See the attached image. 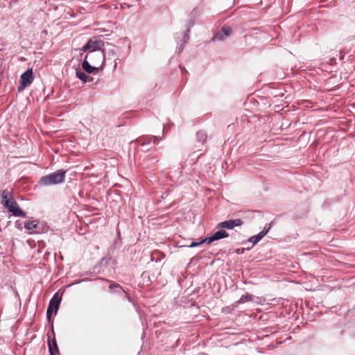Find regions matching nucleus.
<instances>
[{"instance_id":"nucleus-1","label":"nucleus","mask_w":355,"mask_h":355,"mask_svg":"<svg viewBox=\"0 0 355 355\" xmlns=\"http://www.w3.org/2000/svg\"><path fill=\"white\" fill-rule=\"evenodd\" d=\"M104 46V42L101 39L94 37L88 40L85 45L81 48V51H87L86 59H89L92 62H95L92 60L93 57H96L99 61L103 60L102 64H104L105 60V53L102 48Z\"/></svg>"},{"instance_id":"nucleus-2","label":"nucleus","mask_w":355,"mask_h":355,"mask_svg":"<svg viewBox=\"0 0 355 355\" xmlns=\"http://www.w3.org/2000/svg\"><path fill=\"white\" fill-rule=\"evenodd\" d=\"M67 171L60 169L49 175L42 176L40 183L42 185H55L64 182Z\"/></svg>"},{"instance_id":"nucleus-3","label":"nucleus","mask_w":355,"mask_h":355,"mask_svg":"<svg viewBox=\"0 0 355 355\" xmlns=\"http://www.w3.org/2000/svg\"><path fill=\"white\" fill-rule=\"evenodd\" d=\"M3 207L14 216L26 217V213L19 207L13 197L9 201H6Z\"/></svg>"},{"instance_id":"nucleus-4","label":"nucleus","mask_w":355,"mask_h":355,"mask_svg":"<svg viewBox=\"0 0 355 355\" xmlns=\"http://www.w3.org/2000/svg\"><path fill=\"white\" fill-rule=\"evenodd\" d=\"M34 80V75L31 68L28 69L20 76V83L18 87V92H21L26 87L30 86Z\"/></svg>"},{"instance_id":"nucleus-5","label":"nucleus","mask_w":355,"mask_h":355,"mask_svg":"<svg viewBox=\"0 0 355 355\" xmlns=\"http://www.w3.org/2000/svg\"><path fill=\"white\" fill-rule=\"evenodd\" d=\"M162 139V138L159 137H155V136H152V135H144V136H141V137H139L137 139V142L141 147L150 146H155V145L157 144Z\"/></svg>"},{"instance_id":"nucleus-6","label":"nucleus","mask_w":355,"mask_h":355,"mask_svg":"<svg viewBox=\"0 0 355 355\" xmlns=\"http://www.w3.org/2000/svg\"><path fill=\"white\" fill-rule=\"evenodd\" d=\"M243 224V220L240 218L231 219L223 221L218 224V227L227 229L233 230L236 226H240Z\"/></svg>"},{"instance_id":"nucleus-7","label":"nucleus","mask_w":355,"mask_h":355,"mask_svg":"<svg viewBox=\"0 0 355 355\" xmlns=\"http://www.w3.org/2000/svg\"><path fill=\"white\" fill-rule=\"evenodd\" d=\"M232 32L230 26L224 25L221 28V32L216 33L212 38V41H222L225 37L230 36Z\"/></svg>"},{"instance_id":"nucleus-8","label":"nucleus","mask_w":355,"mask_h":355,"mask_svg":"<svg viewBox=\"0 0 355 355\" xmlns=\"http://www.w3.org/2000/svg\"><path fill=\"white\" fill-rule=\"evenodd\" d=\"M159 159L157 156L146 155L142 160L141 164L144 168H150L155 166Z\"/></svg>"},{"instance_id":"nucleus-9","label":"nucleus","mask_w":355,"mask_h":355,"mask_svg":"<svg viewBox=\"0 0 355 355\" xmlns=\"http://www.w3.org/2000/svg\"><path fill=\"white\" fill-rule=\"evenodd\" d=\"M61 302V297L58 295V293L54 294L53 297L51 299L49 304L51 306H53L54 314H56L59 309V306Z\"/></svg>"},{"instance_id":"nucleus-10","label":"nucleus","mask_w":355,"mask_h":355,"mask_svg":"<svg viewBox=\"0 0 355 355\" xmlns=\"http://www.w3.org/2000/svg\"><path fill=\"white\" fill-rule=\"evenodd\" d=\"M82 67L84 69V71L87 73H92L94 71H98V67L92 66L89 63V62L86 59V57L85 58V60L82 62Z\"/></svg>"},{"instance_id":"nucleus-11","label":"nucleus","mask_w":355,"mask_h":355,"mask_svg":"<svg viewBox=\"0 0 355 355\" xmlns=\"http://www.w3.org/2000/svg\"><path fill=\"white\" fill-rule=\"evenodd\" d=\"M252 300H253V295L251 294H249V293H246L245 295H243L240 297L239 300L234 302L232 306L233 308H236V307H238L239 304H243L246 302H251Z\"/></svg>"},{"instance_id":"nucleus-12","label":"nucleus","mask_w":355,"mask_h":355,"mask_svg":"<svg viewBox=\"0 0 355 355\" xmlns=\"http://www.w3.org/2000/svg\"><path fill=\"white\" fill-rule=\"evenodd\" d=\"M38 224H39V223L37 220H31V221L28 220V221L25 222L24 227L29 231L36 229V230L35 231V233L39 234V233H41V231L39 229H37Z\"/></svg>"},{"instance_id":"nucleus-13","label":"nucleus","mask_w":355,"mask_h":355,"mask_svg":"<svg viewBox=\"0 0 355 355\" xmlns=\"http://www.w3.org/2000/svg\"><path fill=\"white\" fill-rule=\"evenodd\" d=\"M104 53H105V58L107 57L110 60L114 59L115 66H116V60L118 59V58H116V59L114 58V57L117 54L116 47L113 45H110V48L107 49L105 51H104Z\"/></svg>"},{"instance_id":"nucleus-14","label":"nucleus","mask_w":355,"mask_h":355,"mask_svg":"<svg viewBox=\"0 0 355 355\" xmlns=\"http://www.w3.org/2000/svg\"><path fill=\"white\" fill-rule=\"evenodd\" d=\"M1 202L3 205L6 201H9L13 197L12 193L8 189L3 190L0 192Z\"/></svg>"},{"instance_id":"nucleus-15","label":"nucleus","mask_w":355,"mask_h":355,"mask_svg":"<svg viewBox=\"0 0 355 355\" xmlns=\"http://www.w3.org/2000/svg\"><path fill=\"white\" fill-rule=\"evenodd\" d=\"M76 76L82 80L83 83H88L92 81V78H89L84 71H83L80 69H76Z\"/></svg>"},{"instance_id":"nucleus-16","label":"nucleus","mask_w":355,"mask_h":355,"mask_svg":"<svg viewBox=\"0 0 355 355\" xmlns=\"http://www.w3.org/2000/svg\"><path fill=\"white\" fill-rule=\"evenodd\" d=\"M212 239L215 241H218L222 239L227 238L229 236V234L224 230H220L212 234Z\"/></svg>"},{"instance_id":"nucleus-17","label":"nucleus","mask_w":355,"mask_h":355,"mask_svg":"<svg viewBox=\"0 0 355 355\" xmlns=\"http://www.w3.org/2000/svg\"><path fill=\"white\" fill-rule=\"evenodd\" d=\"M109 290L112 292L118 293L119 295L121 294L122 293L126 294L125 291L122 288V286L114 282L110 284V285L109 286Z\"/></svg>"},{"instance_id":"nucleus-18","label":"nucleus","mask_w":355,"mask_h":355,"mask_svg":"<svg viewBox=\"0 0 355 355\" xmlns=\"http://www.w3.org/2000/svg\"><path fill=\"white\" fill-rule=\"evenodd\" d=\"M53 345L49 342V349L50 355H56L58 353L59 349L55 338L52 340Z\"/></svg>"},{"instance_id":"nucleus-19","label":"nucleus","mask_w":355,"mask_h":355,"mask_svg":"<svg viewBox=\"0 0 355 355\" xmlns=\"http://www.w3.org/2000/svg\"><path fill=\"white\" fill-rule=\"evenodd\" d=\"M196 140L203 144L207 140V134L204 131H198L196 132Z\"/></svg>"},{"instance_id":"nucleus-20","label":"nucleus","mask_w":355,"mask_h":355,"mask_svg":"<svg viewBox=\"0 0 355 355\" xmlns=\"http://www.w3.org/2000/svg\"><path fill=\"white\" fill-rule=\"evenodd\" d=\"M264 236L260 232L257 235L252 236L249 238L248 241L252 243L253 245L258 243Z\"/></svg>"},{"instance_id":"nucleus-21","label":"nucleus","mask_w":355,"mask_h":355,"mask_svg":"<svg viewBox=\"0 0 355 355\" xmlns=\"http://www.w3.org/2000/svg\"><path fill=\"white\" fill-rule=\"evenodd\" d=\"M53 313H54L53 306H51L50 304H49L47 311H46V317H47L48 321L49 322H51L52 331H53V324H52L53 322L51 321V315H52Z\"/></svg>"},{"instance_id":"nucleus-22","label":"nucleus","mask_w":355,"mask_h":355,"mask_svg":"<svg viewBox=\"0 0 355 355\" xmlns=\"http://www.w3.org/2000/svg\"><path fill=\"white\" fill-rule=\"evenodd\" d=\"M193 26V23L190 21L188 24V28H187V30L184 33V42H187L189 39V29L191 27H192Z\"/></svg>"},{"instance_id":"nucleus-23","label":"nucleus","mask_w":355,"mask_h":355,"mask_svg":"<svg viewBox=\"0 0 355 355\" xmlns=\"http://www.w3.org/2000/svg\"><path fill=\"white\" fill-rule=\"evenodd\" d=\"M272 222H271V223H268V224H266V225L264 226V227H263V230L260 232V233H261V234H262V235H263V236H265L268 234V232H269V230H270V228L272 227Z\"/></svg>"},{"instance_id":"nucleus-24","label":"nucleus","mask_w":355,"mask_h":355,"mask_svg":"<svg viewBox=\"0 0 355 355\" xmlns=\"http://www.w3.org/2000/svg\"><path fill=\"white\" fill-rule=\"evenodd\" d=\"M212 238H213V236L211 235L210 236L205 237V239H202L201 241L202 242V244L203 243L211 244L212 242L214 241V240L212 239Z\"/></svg>"},{"instance_id":"nucleus-25","label":"nucleus","mask_w":355,"mask_h":355,"mask_svg":"<svg viewBox=\"0 0 355 355\" xmlns=\"http://www.w3.org/2000/svg\"><path fill=\"white\" fill-rule=\"evenodd\" d=\"M202 245V242L200 241L199 242H191V244H189V245H187V247L189 248H195V247H198V246H200Z\"/></svg>"},{"instance_id":"nucleus-26","label":"nucleus","mask_w":355,"mask_h":355,"mask_svg":"<svg viewBox=\"0 0 355 355\" xmlns=\"http://www.w3.org/2000/svg\"><path fill=\"white\" fill-rule=\"evenodd\" d=\"M111 260V257L110 256L104 257L101 261V265H106L109 263V261Z\"/></svg>"},{"instance_id":"nucleus-27","label":"nucleus","mask_w":355,"mask_h":355,"mask_svg":"<svg viewBox=\"0 0 355 355\" xmlns=\"http://www.w3.org/2000/svg\"><path fill=\"white\" fill-rule=\"evenodd\" d=\"M15 227H16V228H17L18 230H21L23 229V227H22V223H21L20 220H16V221H15Z\"/></svg>"},{"instance_id":"nucleus-28","label":"nucleus","mask_w":355,"mask_h":355,"mask_svg":"<svg viewBox=\"0 0 355 355\" xmlns=\"http://www.w3.org/2000/svg\"><path fill=\"white\" fill-rule=\"evenodd\" d=\"M141 150L142 151H144V152H148L150 150H151L152 148L154 149V150H156V148L155 146H145V147H141Z\"/></svg>"},{"instance_id":"nucleus-29","label":"nucleus","mask_w":355,"mask_h":355,"mask_svg":"<svg viewBox=\"0 0 355 355\" xmlns=\"http://www.w3.org/2000/svg\"><path fill=\"white\" fill-rule=\"evenodd\" d=\"M92 60L95 62H92L94 64H98L99 63H102L103 62V60L99 61V60L96 57H93L92 58ZM103 65V64H101V67H102Z\"/></svg>"},{"instance_id":"nucleus-30","label":"nucleus","mask_w":355,"mask_h":355,"mask_svg":"<svg viewBox=\"0 0 355 355\" xmlns=\"http://www.w3.org/2000/svg\"><path fill=\"white\" fill-rule=\"evenodd\" d=\"M197 260H198V259H196V258H195V257H193V258L191 259V261H190V263H193V262H194L195 261H197Z\"/></svg>"},{"instance_id":"nucleus-31","label":"nucleus","mask_w":355,"mask_h":355,"mask_svg":"<svg viewBox=\"0 0 355 355\" xmlns=\"http://www.w3.org/2000/svg\"><path fill=\"white\" fill-rule=\"evenodd\" d=\"M126 296H127L128 300L131 302H132L131 297L129 295H128L127 294H126Z\"/></svg>"},{"instance_id":"nucleus-32","label":"nucleus","mask_w":355,"mask_h":355,"mask_svg":"<svg viewBox=\"0 0 355 355\" xmlns=\"http://www.w3.org/2000/svg\"><path fill=\"white\" fill-rule=\"evenodd\" d=\"M261 3V1H257V2H256L257 4H259V3Z\"/></svg>"},{"instance_id":"nucleus-33","label":"nucleus","mask_w":355,"mask_h":355,"mask_svg":"<svg viewBox=\"0 0 355 355\" xmlns=\"http://www.w3.org/2000/svg\"><path fill=\"white\" fill-rule=\"evenodd\" d=\"M123 40H124L129 41L128 38V37H124V38H123Z\"/></svg>"}]
</instances>
